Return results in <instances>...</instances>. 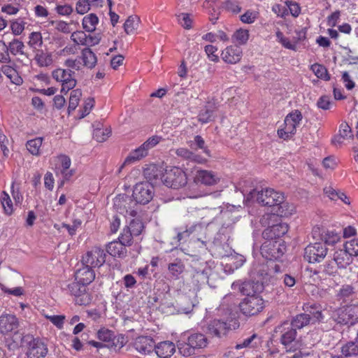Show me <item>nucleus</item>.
Instances as JSON below:
<instances>
[{"label":"nucleus","mask_w":358,"mask_h":358,"mask_svg":"<svg viewBox=\"0 0 358 358\" xmlns=\"http://www.w3.org/2000/svg\"><path fill=\"white\" fill-rule=\"evenodd\" d=\"M209 343L206 334L195 330H188L180 335L176 345L179 353L187 357L206 348Z\"/></svg>","instance_id":"nucleus-1"},{"label":"nucleus","mask_w":358,"mask_h":358,"mask_svg":"<svg viewBox=\"0 0 358 358\" xmlns=\"http://www.w3.org/2000/svg\"><path fill=\"white\" fill-rule=\"evenodd\" d=\"M284 194L276 192L271 188H265L259 190L255 188L250 191L245 196V201L247 203L256 201L262 206L274 207L277 202H282Z\"/></svg>","instance_id":"nucleus-2"},{"label":"nucleus","mask_w":358,"mask_h":358,"mask_svg":"<svg viewBox=\"0 0 358 358\" xmlns=\"http://www.w3.org/2000/svg\"><path fill=\"white\" fill-rule=\"evenodd\" d=\"M191 266L194 271L193 278L201 285L208 282L209 275L215 267V262L212 259H205L202 257L194 258L192 260Z\"/></svg>","instance_id":"nucleus-3"},{"label":"nucleus","mask_w":358,"mask_h":358,"mask_svg":"<svg viewBox=\"0 0 358 358\" xmlns=\"http://www.w3.org/2000/svg\"><path fill=\"white\" fill-rule=\"evenodd\" d=\"M302 119V113L299 110H294L289 113L285 118V127L278 130V136L285 140L292 138Z\"/></svg>","instance_id":"nucleus-4"},{"label":"nucleus","mask_w":358,"mask_h":358,"mask_svg":"<svg viewBox=\"0 0 358 358\" xmlns=\"http://www.w3.org/2000/svg\"><path fill=\"white\" fill-rule=\"evenodd\" d=\"M162 182L168 187L178 189L187 185V176L186 173L180 168L173 167L165 171Z\"/></svg>","instance_id":"nucleus-5"},{"label":"nucleus","mask_w":358,"mask_h":358,"mask_svg":"<svg viewBox=\"0 0 358 358\" xmlns=\"http://www.w3.org/2000/svg\"><path fill=\"white\" fill-rule=\"evenodd\" d=\"M331 318L340 324L353 325L358 322L357 306H347L336 309L331 314Z\"/></svg>","instance_id":"nucleus-6"},{"label":"nucleus","mask_w":358,"mask_h":358,"mask_svg":"<svg viewBox=\"0 0 358 358\" xmlns=\"http://www.w3.org/2000/svg\"><path fill=\"white\" fill-rule=\"evenodd\" d=\"M286 250L283 241L265 240L260 251L262 257L268 260H278L282 257Z\"/></svg>","instance_id":"nucleus-7"},{"label":"nucleus","mask_w":358,"mask_h":358,"mask_svg":"<svg viewBox=\"0 0 358 358\" xmlns=\"http://www.w3.org/2000/svg\"><path fill=\"white\" fill-rule=\"evenodd\" d=\"M63 289L75 297L74 301L77 305L87 306L92 300L87 286L79 282L78 280H75V281L68 284L66 287Z\"/></svg>","instance_id":"nucleus-8"},{"label":"nucleus","mask_w":358,"mask_h":358,"mask_svg":"<svg viewBox=\"0 0 358 358\" xmlns=\"http://www.w3.org/2000/svg\"><path fill=\"white\" fill-rule=\"evenodd\" d=\"M238 306L242 314L247 317L258 315L266 306V301L261 296L245 297Z\"/></svg>","instance_id":"nucleus-9"},{"label":"nucleus","mask_w":358,"mask_h":358,"mask_svg":"<svg viewBox=\"0 0 358 358\" xmlns=\"http://www.w3.org/2000/svg\"><path fill=\"white\" fill-rule=\"evenodd\" d=\"M21 345L29 347L27 355L28 358H43L48 353L47 346L32 335L27 334L22 337Z\"/></svg>","instance_id":"nucleus-10"},{"label":"nucleus","mask_w":358,"mask_h":358,"mask_svg":"<svg viewBox=\"0 0 358 358\" xmlns=\"http://www.w3.org/2000/svg\"><path fill=\"white\" fill-rule=\"evenodd\" d=\"M113 207L120 214L129 215L135 217L138 213L137 203L131 196L119 194L113 199Z\"/></svg>","instance_id":"nucleus-11"},{"label":"nucleus","mask_w":358,"mask_h":358,"mask_svg":"<svg viewBox=\"0 0 358 358\" xmlns=\"http://www.w3.org/2000/svg\"><path fill=\"white\" fill-rule=\"evenodd\" d=\"M153 196L154 187L150 182H141L134 186L132 197L137 204L148 203L152 199Z\"/></svg>","instance_id":"nucleus-12"},{"label":"nucleus","mask_w":358,"mask_h":358,"mask_svg":"<svg viewBox=\"0 0 358 358\" xmlns=\"http://www.w3.org/2000/svg\"><path fill=\"white\" fill-rule=\"evenodd\" d=\"M106 258L104 250L96 246L83 255L81 262L83 265L92 268H99L106 262Z\"/></svg>","instance_id":"nucleus-13"},{"label":"nucleus","mask_w":358,"mask_h":358,"mask_svg":"<svg viewBox=\"0 0 358 358\" xmlns=\"http://www.w3.org/2000/svg\"><path fill=\"white\" fill-rule=\"evenodd\" d=\"M328 249L321 242L310 243L304 249L303 258L309 263L322 262L327 256Z\"/></svg>","instance_id":"nucleus-14"},{"label":"nucleus","mask_w":358,"mask_h":358,"mask_svg":"<svg viewBox=\"0 0 358 358\" xmlns=\"http://www.w3.org/2000/svg\"><path fill=\"white\" fill-rule=\"evenodd\" d=\"M232 289H238L245 297L260 296L264 290V285L259 281H245L243 282H234Z\"/></svg>","instance_id":"nucleus-15"},{"label":"nucleus","mask_w":358,"mask_h":358,"mask_svg":"<svg viewBox=\"0 0 358 358\" xmlns=\"http://www.w3.org/2000/svg\"><path fill=\"white\" fill-rule=\"evenodd\" d=\"M203 331L206 334H208L213 337L222 338L226 336L229 329V324L222 320L217 319L211 320L202 327Z\"/></svg>","instance_id":"nucleus-16"},{"label":"nucleus","mask_w":358,"mask_h":358,"mask_svg":"<svg viewBox=\"0 0 358 358\" xmlns=\"http://www.w3.org/2000/svg\"><path fill=\"white\" fill-rule=\"evenodd\" d=\"M275 331L280 334V343L286 348L296 341L297 331L288 320H285L277 326Z\"/></svg>","instance_id":"nucleus-17"},{"label":"nucleus","mask_w":358,"mask_h":358,"mask_svg":"<svg viewBox=\"0 0 358 358\" xmlns=\"http://www.w3.org/2000/svg\"><path fill=\"white\" fill-rule=\"evenodd\" d=\"M288 231V225L285 223H278L265 229L262 232L264 240L282 241L281 237Z\"/></svg>","instance_id":"nucleus-18"},{"label":"nucleus","mask_w":358,"mask_h":358,"mask_svg":"<svg viewBox=\"0 0 358 358\" xmlns=\"http://www.w3.org/2000/svg\"><path fill=\"white\" fill-rule=\"evenodd\" d=\"M19 327V321L13 314L3 313L0 316V333L8 335L10 333H15Z\"/></svg>","instance_id":"nucleus-19"},{"label":"nucleus","mask_w":358,"mask_h":358,"mask_svg":"<svg viewBox=\"0 0 358 358\" xmlns=\"http://www.w3.org/2000/svg\"><path fill=\"white\" fill-rule=\"evenodd\" d=\"M303 313L308 315L311 324H315L323 321L324 316L322 313V306L317 303H306L302 307Z\"/></svg>","instance_id":"nucleus-20"},{"label":"nucleus","mask_w":358,"mask_h":358,"mask_svg":"<svg viewBox=\"0 0 358 358\" xmlns=\"http://www.w3.org/2000/svg\"><path fill=\"white\" fill-rule=\"evenodd\" d=\"M155 342L150 336H138L134 343V348L140 353L149 355L154 350Z\"/></svg>","instance_id":"nucleus-21"},{"label":"nucleus","mask_w":358,"mask_h":358,"mask_svg":"<svg viewBox=\"0 0 358 358\" xmlns=\"http://www.w3.org/2000/svg\"><path fill=\"white\" fill-rule=\"evenodd\" d=\"M194 181L207 186H212L220 181V177L212 171L199 170L196 171Z\"/></svg>","instance_id":"nucleus-22"},{"label":"nucleus","mask_w":358,"mask_h":358,"mask_svg":"<svg viewBox=\"0 0 358 358\" xmlns=\"http://www.w3.org/2000/svg\"><path fill=\"white\" fill-rule=\"evenodd\" d=\"M221 57L227 64H236L242 57V50L238 45H231L222 50Z\"/></svg>","instance_id":"nucleus-23"},{"label":"nucleus","mask_w":358,"mask_h":358,"mask_svg":"<svg viewBox=\"0 0 358 358\" xmlns=\"http://www.w3.org/2000/svg\"><path fill=\"white\" fill-rule=\"evenodd\" d=\"M94 278V269L87 266L83 265L82 268H78L75 273V280L86 286L90 285Z\"/></svg>","instance_id":"nucleus-24"},{"label":"nucleus","mask_w":358,"mask_h":358,"mask_svg":"<svg viewBox=\"0 0 358 358\" xmlns=\"http://www.w3.org/2000/svg\"><path fill=\"white\" fill-rule=\"evenodd\" d=\"M164 173L162 168L155 164H150L143 170L144 177L148 180L147 182L152 185L157 183L159 180L162 181Z\"/></svg>","instance_id":"nucleus-25"},{"label":"nucleus","mask_w":358,"mask_h":358,"mask_svg":"<svg viewBox=\"0 0 358 358\" xmlns=\"http://www.w3.org/2000/svg\"><path fill=\"white\" fill-rule=\"evenodd\" d=\"M154 350L159 358H170L176 352L175 344L169 341L155 344Z\"/></svg>","instance_id":"nucleus-26"},{"label":"nucleus","mask_w":358,"mask_h":358,"mask_svg":"<svg viewBox=\"0 0 358 358\" xmlns=\"http://www.w3.org/2000/svg\"><path fill=\"white\" fill-rule=\"evenodd\" d=\"M106 252L112 257L120 259H123L127 256L126 246L118 241L109 243L106 245Z\"/></svg>","instance_id":"nucleus-27"},{"label":"nucleus","mask_w":358,"mask_h":358,"mask_svg":"<svg viewBox=\"0 0 358 358\" xmlns=\"http://www.w3.org/2000/svg\"><path fill=\"white\" fill-rule=\"evenodd\" d=\"M352 256L345 248L344 250H339L334 254V262L338 268H344L352 262Z\"/></svg>","instance_id":"nucleus-28"},{"label":"nucleus","mask_w":358,"mask_h":358,"mask_svg":"<svg viewBox=\"0 0 358 358\" xmlns=\"http://www.w3.org/2000/svg\"><path fill=\"white\" fill-rule=\"evenodd\" d=\"M0 70L1 73L2 72L8 78H9L12 83L17 85H20L22 83V78L19 76L17 70L11 66L3 65Z\"/></svg>","instance_id":"nucleus-29"},{"label":"nucleus","mask_w":358,"mask_h":358,"mask_svg":"<svg viewBox=\"0 0 358 358\" xmlns=\"http://www.w3.org/2000/svg\"><path fill=\"white\" fill-rule=\"evenodd\" d=\"M148 152V150L143 144H142L138 148L135 149L129 153V155L125 159L124 164H129L134 162L138 161L147 156Z\"/></svg>","instance_id":"nucleus-30"},{"label":"nucleus","mask_w":358,"mask_h":358,"mask_svg":"<svg viewBox=\"0 0 358 358\" xmlns=\"http://www.w3.org/2000/svg\"><path fill=\"white\" fill-rule=\"evenodd\" d=\"M260 338L257 334H253L252 336L244 338L243 341L237 343L235 345V349L240 350L242 348H255L260 344Z\"/></svg>","instance_id":"nucleus-31"},{"label":"nucleus","mask_w":358,"mask_h":358,"mask_svg":"<svg viewBox=\"0 0 358 358\" xmlns=\"http://www.w3.org/2000/svg\"><path fill=\"white\" fill-rule=\"evenodd\" d=\"M273 208L275 213L280 217H288L294 210V207L288 202H286L285 198L282 199V202H277L276 206Z\"/></svg>","instance_id":"nucleus-32"},{"label":"nucleus","mask_w":358,"mask_h":358,"mask_svg":"<svg viewBox=\"0 0 358 358\" xmlns=\"http://www.w3.org/2000/svg\"><path fill=\"white\" fill-rule=\"evenodd\" d=\"M341 352L348 357L358 356V338L356 337L353 341H350L343 345Z\"/></svg>","instance_id":"nucleus-33"},{"label":"nucleus","mask_w":358,"mask_h":358,"mask_svg":"<svg viewBox=\"0 0 358 358\" xmlns=\"http://www.w3.org/2000/svg\"><path fill=\"white\" fill-rule=\"evenodd\" d=\"M289 323L295 328L296 331L311 324L309 316L305 315V313H300L293 317L289 321Z\"/></svg>","instance_id":"nucleus-34"},{"label":"nucleus","mask_w":358,"mask_h":358,"mask_svg":"<svg viewBox=\"0 0 358 358\" xmlns=\"http://www.w3.org/2000/svg\"><path fill=\"white\" fill-rule=\"evenodd\" d=\"M82 59L84 66L92 69L96 66L97 58L92 50L86 48L82 50Z\"/></svg>","instance_id":"nucleus-35"},{"label":"nucleus","mask_w":358,"mask_h":358,"mask_svg":"<svg viewBox=\"0 0 358 358\" xmlns=\"http://www.w3.org/2000/svg\"><path fill=\"white\" fill-rule=\"evenodd\" d=\"M176 154L177 156L185 159H187L190 162H201V157L199 155L194 153L185 148H180L177 149L176 150Z\"/></svg>","instance_id":"nucleus-36"},{"label":"nucleus","mask_w":358,"mask_h":358,"mask_svg":"<svg viewBox=\"0 0 358 358\" xmlns=\"http://www.w3.org/2000/svg\"><path fill=\"white\" fill-rule=\"evenodd\" d=\"M99 22L98 17L94 14L90 13L86 15L83 19V29L88 32H92L96 29V25Z\"/></svg>","instance_id":"nucleus-37"},{"label":"nucleus","mask_w":358,"mask_h":358,"mask_svg":"<svg viewBox=\"0 0 358 358\" xmlns=\"http://www.w3.org/2000/svg\"><path fill=\"white\" fill-rule=\"evenodd\" d=\"M323 240L322 243L325 246L328 245H334L341 240L340 233L337 232L336 230H329L327 229L325 234H323Z\"/></svg>","instance_id":"nucleus-38"},{"label":"nucleus","mask_w":358,"mask_h":358,"mask_svg":"<svg viewBox=\"0 0 358 358\" xmlns=\"http://www.w3.org/2000/svg\"><path fill=\"white\" fill-rule=\"evenodd\" d=\"M354 294V287L349 285H345L339 289L336 296L338 300L347 302L352 298Z\"/></svg>","instance_id":"nucleus-39"},{"label":"nucleus","mask_w":358,"mask_h":358,"mask_svg":"<svg viewBox=\"0 0 358 358\" xmlns=\"http://www.w3.org/2000/svg\"><path fill=\"white\" fill-rule=\"evenodd\" d=\"M140 18L137 15H131L125 21L124 29L127 34H134L138 27Z\"/></svg>","instance_id":"nucleus-40"},{"label":"nucleus","mask_w":358,"mask_h":358,"mask_svg":"<svg viewBox=\"0 0 358 358\" xmlns=\"http://www.w3.org/2000/svg\"><path fill=\"white\" fill-rule=\"evenodd\" d=\"M75 72L70 69H57L52 72V78L57 82L63 83L70 76H73Z\"/></svg>","instance_id":"nucleus-41"},{"label":"nucleus","mask_w":358,"mask_h":358,"mask_svg":"<svg viewBox=\"0 0 358 358\" xmlns=\"http://www.w3.org/2000/svg\"><path fill=\"white\" fill-rule=\"evenodd\" d=\"M184 269L185 265L180 260H176L175 262L170 263L168 266L169 272L173 279H178Z\"/></svg>","instance_id":"nucleus-42"},{"label":"nucleus","mask_w":358,"mask_h":358,"mask_svg":"<svg viewBox=\"0 0 358 358\" xmlns=\"http://www.w3.org/2000/svg\"><path fill=\"white\" fill-rule=\"evenodd\" d=\"M81 96L82 92L80 90L76 89L71 91L68 107L69 115H70L71 112L75 110V109L77 108Z\"/></svg>","instance_id":"nucleus-43"},{"label":"nucleus","mask_w":358,"mask_h":358,"mask_svg":"<svg viewBox=\"0 0 358 358\" xmlns=\"http://www.w3.org/2000/svg\"><path fill=\"white\" fill-rule=\"evenodd\" d=\"M189 145L192 150H197L201 149L207 156H210V150L205 146L204 139L199 135H196L194 141H189Z\"/></svg>","instance_id":"nucleus-44"},{"label":"nucleus","mask_w":358,"mask_h":358,"mask_svg":"<svg viewBox=\"0 0 358 358\" xmlns=\"http://www.w3.org/2000/svg\"><path fill=\"white\" fill-rule=\"evenodd\" d=\"M43 138L38 137L29 140L26 143L28 151L33 155H38L40 154V148L42 145Z\"/></svg>","instance_id":"nucleus-45"},{"label":"nucleus","mask_w":358,"mask_h":358,"mask_svg":"<svg viewBox=\"0 0 358 358\" xmlns=\"http://www.w3.org/2000/svg\"><path fill=\"white\" fill-rule=\"evenodd\" d=\"M8 47L9 52L13 55H24V45L23 42L19 41L18 39L14 38L12 41H10L8 43Z\"/></svg>","instance_id":"nucleus-46"},{"label":"nucleus","mask_w":358,"mask_h":358,"mask_svg":"<svg viewBox=\"0 0 358 358\" xmlns=\"http://www.w3.org/2000/svg\"><path fill=\"white\" fill-rule=\"evenodd\" d=\"M310 69L318 78L323 79L324 80H330V76L324 66L315 63L311 65Z\"/></svg>","instance_id":"nucleus-47"},{"label":"nucleus","mask_w":358,"mask_h":358,"mask_svg":"<svg viewBox=\"0 0 358 358\" xmlns=\"http://www.w3.org/2000/svg\"><path fill=\"white\" fill-rule=\"evenodd\" d=\"M126 227L127 229H129V231L134 236H137L141 234V232L144 228V225L141 220L133 219L130 222L129 226Z\"/></svg>","instance_id":"nucleus-48"},{"label":"nucleus","mask_w":358,"mask_h":358,"mask_svg":"<svg viewBox=\"0 0 358 358\" xmlns=\"http://www.w3.org/2000/svg\"><path fill=\"white\" fill-rule=\"evenodd\" d=\"M236 303L237 299L236 295L228 294L223 297L220 306L223 309L232 310L236 306Z\"/></svg>","instance_id":"nucleus-49"},{"label":"nucleus","mask_w":358,"mask_h":358,"mask_svg":"<svg viewBox=\"0 0 358 358\" xmlns=\"http://www.w3.org/2000/svg\"><path fill=\"white\" fill-rule=\"evenodd\" d=\"M134 236L131 233L129 229L124 227L122 232L118 237V241L122 243L124 245L130 246L133 243V237Z\"/></svg>","instance_id":"nucleus-50"},{"label":"nucleus","mask_w":358,"mask_h":358,"mask_svg":"<svg viewBox=\"0 0 358 358\" xmlns=\"http://www.w3.org/2000/svg\"><path fill=\"white\" fill-rule=\"evenodd\" d=\"M35 59L40 66H48L52 62L51 55L44 53L43 51L36 55Z\"/></svg>","instance_id":"nucleus-51"},{"label":"nucleus","mask_w":358,"mask_h":358,"mask_svg":"<svg viewBox=\"0 0 358 358\" xmlns=\"http://www.w3.org/2000/svg\"><path fill=\"white\" fill-rule=\"evenodd\" d=\"M0 62L5 64L11 62L8 45L3 41H0Z\"/></svg>","instance_id":"nucleus-52"},{"label":"nucleus","mask_w":358,"mask_h":358,"mask_svg":"<svg viewBox=\"0 0 358 358\" xmlns=\"http://www.w3.org/2000/svg\"><path fill=\"white\" fill-rule=\"evenodd\" d=\"M233 37L239 45H244L249 39V32L247 29H240L234 34Z\"/></svg>","instance_id":"nucleus-53"},{"label":"nucleus","mask_w":358,"mask_h":358,"mask_svg":"<svg viewBox=\"0 0 358 358\" xmlns=\"http://www.w3.org/2000/svg\"><path fill=\"white\" fill-rule=\"evenodd\" d=\"M223 7L225 10L234 14H237L241 10V7L236 0H226L223 3Z\"/></svg>","instance_id":"nucleus-54"},{"label":"nucleus","mask_w":358,"mask_h":358,"mask_svg":"<svg viewBox=\"0 0 358 358\" xmlns=\"http://www.w3.org/2000/svg\"><path fill=\"white\" fill-rule=\"evenodd\" d=\"M213 119V110L208 108L201 110L198 115V120L202 124L211 122Z\"/></svg>","instance_id":"nucleus-55"},{"label":"nucleus","mask_w":358,"mask_h":358,"mask_svg":"<svg viewBox=\"0 0 358 358\" xmlns=\"http://www.w3.org/2000/svg\"><path fill=\"white\" fill-rule=\"evenodd\" d=\"M110 130L108 129H96L93 133V138L98 142L105 141L110 136Z\"/></svg>","instance_id":"nucleus-56"},{"label":"nucleus","mask_w":358,"mask_h":358,"mask_svg":"<svg viewBox=\"0 0 358 358\" xmlns=\"http://www.w3.org/2000/svg\"><path fill=\"white\" fill-rule=\"evenodd\" d=\"M29 38L28 45L32 48H36L43 43L42 36L40 32H31Z\"/></svg>","instance_id":"nucleus-57"},{"label":"nucleus","mask_w":358,"mask_h":358,"mask_svg":"<svg viewBox=\"0 0 358 358\" xmlns=\"http://www.w3.org/2000/svg\"><path fill=\"white\" fill-rule=\"evenodd\" d=\"M71 39L76 44L87 45V36L83 31H75L71 36Z\"/></svg>","instance_id":"nucleus-58"},{"label":"nucleus","mask_w":358,"mask_h":358,"mask_svg":"<svg viewBox=\"0 0 358 358\" xmlns=\"http://www.w3.org/2000/svg\"><path fill=\"white\" fill-rule=\"evenodd\" d=\"M25 22L22 18L11 22V29L14 35H20L24 29Z\"/></svg>","instance_id":"nucleus-59"},{"label":"nucleus","mask_w":358,"mask_h":358,"mask_svg":"<svg viewBox=\"0 0 358 358\" xmlns=\"http://www.w3.org/2000/svg\"><path fill=\"white\" fill-rule=\"evenodd\" d=\"M97 338L103 342H109L114 338V333L108 329L103 328L98 331Z\"/></svg>","instance_id":"nucleus-60"},{"label":"nucleus","mask_w":358,"mask_h":358,"mask_svg":"<svg viewBox=\"0 0 358 358\" xmlns=\"http://www.w3.org/2000/svg\"><path fill=\"white\" fill-rule=\"evenodd\" d=\"M344 248L351 255L358 256V238H354L346 242Z\"/></svg>","instance_id":"nucleus-61"},{"label":"nucleus","mask_w":358,"mask_h":358,"mask_svg":"<svg viewBox=\"0 0 358 358\" xmlns=\"http://www.w3.org/2000/svg\"><path fill=\"white\" fill-rule=\"evenodd\" d=\"M45 317L59 329H62L63 328L65 320L64 315H45Z\"/></svg>","instance_id":"nucleus-62"},{"label":"nucleus","mask_w":358,"mask_h":358,"mask_svg":"<svg viewBox=\"0 0 358 358\" xmlns=\"http://www.w3.org/2000/svg\"><path fill=\"white\" fill-rule=\"evenodd\" d=\"M178 21L180 25L185 29H189L192 28V20L187 13H180L177 16Z\"/></svg>","instance_id":"nucleus-63"},{"label":"nucleus","mask_w":358,"mask_h":358,"mask_svg":"<svg viewBox=\"0 0 358 358\" xmlns=\"http://www.w3.org/2000/svg\"><path fill=\"white\" fill-rule=\"evenodd\" d=\"M205 52L206 53L208 58L213 62H219V57L215 55V52L217 50V48L212 45H207L204 48Z\"/></svg>","instance_id":"nucleus-64"}]
</instances>
